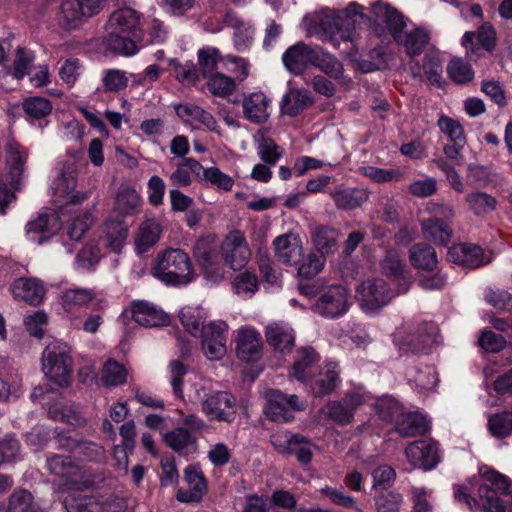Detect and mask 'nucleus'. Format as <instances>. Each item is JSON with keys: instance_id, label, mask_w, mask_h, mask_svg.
Segmentation results:
<instances>
[{"instance_id": "1", "label": "nucleus", "mask_w": 512, "mask_h": 512, "mask_svg": "<svg viewBox=\"0 0 512 512\" xmlns=\"http://www.w3.org/2000/svg\"><path fill=\"white\" fill-rule=\"evenodd\" d=\"M371 12L375 17L374 32L379 38L386 39L390 36L404 47L411 58L423 52L430 40L428 30L418 27L406 32L407 19L395 8L381 1L372 5Z\"/></svg>"}, {"instance_id": "2", "label": "nucleus", "mask_w": 512, "mask_h": 512, "mask_svg": "<svg viewBox=\"0 0 512 512\" xmlns=\"http://www.w3.org/2000/svg\"><path fill=\"white\" fill-rule=\"evenodd\" d=\"M94 220L92 209L80 211L79 206H76L75 211L66 212L64 216L59 214V210L43 212L27 223L26 235L29 241L42 244L66 223L67 235L71 240L78 241L88 231Z\"/></svg>"}, {"instance_id": "3", "label": "nucleus", "mask_w": 512, "mask_h": 512, "mask_svg": "<svg viewBox=\"0 0 512 512\" xmlns=\"http://www.w3.org/2000/svg\"><path fill=\"white\" fill-rule=\"evenodd\" d=\"M368 19L363 13V7L352 2L347 8L341 10L325 8L314 15L304 17V23L310 34H322L324 37L348 40L351 31L357 24Z\"/></svg>"}, {"instance_id": "4", "label": "nucleus", "mask_w": 512, "mask_h": 512, "mask_svg": "<svg viewBox=\"0 0 512 512\" xmlns=\"http://www.w3.org/2000/svg\"><path fill=\"white\" fill-rule=\"evenodd\" d=\"M139 25L140 15L135 9L122 7L115 10L106 23L107 46L119 54L134 55L138 51Z\"/></svg>"}, {"instance_id": "5", "label": "nucleus", "mask_w": 512, "mask_h": 512, "mask_svg": "<svg viewBox=\"0 0 512 512\" xmlns=\"http://www.w3.org/2000/svg\"><path fill=\"white\" fill-rule=\"evenodd\" d=\"M151 275L169 286H185L197 277L189 255L175 248H168L156 255L151 265Z\"/></svg>"}, {"instance_id": "6", "label": "nucleus", "mask_w": 512, "mask_h": 512, "mask_svg": "<svg viewBox=\"0 0 512 512\" xmlns=\"http://www.w3.org/2000/svg\"><path fill=\"white\" fill-rule=\"evenodd\" d=\"M393 342L402 354L428 352L439 343V329L432 321H407L396 328Z\"/></svg>"}, {"instance_id": "7", "label": "nucleus", "mask_w": 512, "mask_h": 512, "mask_svg": "<svg viewBox=\"0 0 512 512\" xmlns=\"http://www.w3.org/2000/svg\"><path fill=\"white\" fill-rule=\"evenodd\" d=\"M188 397L202 403V410L210 420L232 422L236 416L235 398L225 391H212L209 380L196 381L190 387Z\"/></svg>"}, {"instance_id": "8", "label": "nucleus", "mask_w": 512, "mask_h": 512, "mask_svg": "<svg viewBox=\"0 0 512 512\" xmlns=\"http://www.w3.org/2000/svg\"><path fill=\"white\" fill-rule=\"evenodd\" d=\"M480 475L484 482L478 488V496L485 512H512V505L499 496L512 494V481L487 466L480 468Z\"/></svg>"}, {"instance_id": "9", "label": "nucleus", "mask_w": 512, "mask_h": 512, "mask_svg": "<svg viewBox=\"0 0 512 512\" xmlns=\"http://www.w3.org/2000/svg\"><path fill=\"white\" fill-rule=\"evenodd\" d=\"M376 412L384 420L396 418V431L402 437H414L429 429V421L419 412H401L399 403L390 398L377 399L373 404Z\"/></svg>"}, {"instance_id": "10", "label": "nucleus", "mask_w": 512, "mask_h": 512, "mask_svg": "<svg viewBox=\"0 0 512 512\" xmlns=\"http://www.w3.org/2000/svg\"><path fill=\"white\" fill-rule=\"evenodd\" d=\"M42 371L54 384L68 387L73 373L69 345L59 340L49 343L42 355Z\"/></svg>"}, {"instance_id": "11", "label": "nucleus", "mask_w": 512, "mask_h": 512, "mask_svg": "<svg viewBox=\"0 0 512 512\" xmlns=\"http://www.w3.org/2000/svg\"><path fill=\"white\" fill-rule=\"evenodd\" d=\"M76 184L77 172L74 164L63 165L52 180L53 202L61 216H64L66 212L75 211L76 206L88 199L87 193L75 192Z\"/></svg>"}, {"instance_id": "12", "label": "nucleus", "mask_w": 512, "mask_h": 512, "mask_svg": "<svg viewBox=\"0 0 512 512\" xmlns=\"http://www.w3.org/2000/svg\"><path fill=\"white\" fill-rule=\"evenodd\" d=\"M193 256L208 281L217 283L224 279L226 266L215 235L199 238L194 245Z\"/></svg>"}, {"instance_id": "13", "label": "nucleus", "mask_w": 512, "mask_h": 512, "mask_svg": "<svg viewBox=\"0 0 512 512\" xmlns=\"http://www.w3.org/2000/svg\"><path fill=\"white\" fill-rule=\"evenodd\" d=\"M394 294L382 278L362 281L356 288V300L362 312L378 314L392 300Z\"/></svg>"}, {"instance_id": "14", "label": "nucleus", "mask_w": 512, "mask_h": 512, "mask_svg": "<svg viewBox=\"0 0 512 512\" xmlns=\"http://www.w3.org/2000/svg\"><path fill=\"white\" fill-rule=\"evenodd\" d=\"M351 304L350 291L343 285L332 284L323 288L313 309L322 317L336 318L346 314Z\"/></svg>"}, {"instance_id": "15", "label": "nucleus", "mask_w": 512, "mask_h": 512, "mask_svg": "<svg viewBox=\"0 0 512 512\" xmlns=\"http://www.w3.org/2000/svg\"><path fill=\"white\" fill-rule=\"evenodd\" d=\"M404 452L411 469L430 471L441 461L439 444L432 439L413 441Z\"/></svg>"}, {"instance_id": "16", "label": "nucleus", "mask_w": 512, "mask_h": 512, "mask_svg": "<svg viewBox=\"0 0 512 512\" xmlns=\"http://www.w3.org/2000/svg\"><path fill=\"white\" fill-rule=\"evenodd\" d=\"M228 325L222 320H213L206 323L205 329L198 337L201 338L203 354L209 360H220L227 352L226 333Z\"/></svg>"}, {"instance_id": "17", "label": "nucleus", "mask_w": 512, "mask_h": 512, "mask_svg": "<svg viewBox=\"0 0 512 512\" xmlns=\"http://www.w3.org/2000/svg\"><path fill=\"white\" fill-rule=\"evenodd\" d=\"M305 408L304 402L296 395L287 396L279 390L267 393L265 414L275 422H287L294 418V412Z\"/></svg>"}, {"instance_id": "18", "label": "nucleus", "mask_w": 512, "mask_h": 512, "mask_svg": "<svg viewBox=\"0 0 512 512\" xmlns=\"http://www.w3.org/2000/svg\"><path fill=\"white\" fill-rule=\"evenodd\" d=\"M28 157L27 150L17 142H8L6 145V172L2 174L0 182L4 187L20 189L24 181V165Z\"/></svg>"}, {"instance_id": "19", "label": "nucleus", "mask_w": 512, "mask_h": 512, "mask_svg": "<svg viewBox=\"0 0 512 512\" xmlns=\"http://www.w3.org/2000/svg\"><path fill=\"white\" fill-rule=\"evenodd\" d=\"M224 264L237 270L244 267L251 258V250L244 234L231 231L220 244Z\"/></svg>"}, {"instance_id": "20", "label": "nucleus", "mask_w": 512, "mask_h": 512, "mask_svg": "<svg viewBox=\"0 0 512 512\" xmlns=\"http://www.w3.org/2000/svg\"><path fill=\"white\" fill-rule=\"evenodd\" d=\"M371 400V395L364 388H358L345 394L342 400L327 405L329 417L340 425L349 424L353 420L355 410Z\"/></svg>"}, {"instance_id": "21", "label": "nucleus", "mask_w": 512, "mask_h": 512, "mask_svg": "<svg viewBox=\"0 0 512 512\" xmlns=\"http://www.w3.org/2000/svg\"><path fill=\"white\" fill-rule=\"evenodd\" d=\"M274 253L277 260L285 265L299 263L303 256V244L300 236L286 233L273 240Z\"/></svg>"}, {"instance_id": "22", "label": "nucleus", "mask_w": 512, "mask_h": 512, "mask_svg": "<svg viewBox=\"0 0 512 512\" xmlns=\"http://www.w3.org/2000/svg\"><path fill=\"white\" fill-rule=\"evenodd\" d=\"M236 353L239 359L249 362L261 355L262 340L260 334L252 327L243 326L236 330Z\"/></svg>"}, {"instance_id": "23", "label": "nucleus", "mask_w": 512, "mask_h": 512, "mask_svg": "<svg viewBox=\"0 0 512 512\" xmlns=\"http://www.w3.org/2000/svg\"><path fill=\"white\" fill-rule=\"evenodd\" d=\"M244 117L254 124H262L270 117L271 100L261 91L245 94L242 98Z\"/></svg>"}, {"instance_id": "24", "label": "nucleus", "mask_w": 512, "mask_h": 512, "mask_svg": "<svg viewBox=\"0 0 512 512\" xmlns=\"http://www.w3.org/2000/svg\"><path fill=\"white\" fill-rule=\"evenodd\" d=\"M316 57V48L303 42L289 47L282 55L285 68L296 75L301 74L309 65H313Z\"/></svg>"}, {"instance_id": "25", "label": "nucleus", "mask_w": 512, "mask_h": 512, "mask_svg": "<svg viewBox=\"0 0 512 512\" xmlns=\"http://www.w3.org/2000/svg\"><path fill=\"white\" fill-rule=\"evenodd\" d=\"M11 292L15 299L37 306L44 300L46 288L37 278L21 277L12 283Z\"/></svg>"}, {"instance_id": "26", "label": "nucleus", "mask_w": 512, "mask_h": 512, "mask_svg": "<svg viewBox=\"0 0 512 512\" xmlns=\"http://www.w3.org/2000/svg\"><path fill=\"white\" fill-rule=\"evenodd\" d=\"M447 259L454 264H459L467 268H477L489 260L484 257L481 247L473 244H457L449 248Z\"/></svg>"}, {"instance_id": "27", "label": "nucleus", "mask_w": 512, "mask_h": 512, "mask_svg": "<svg viewBox=\"0 0 512 512\" xmlns=\"http://www.w3.org/2000/svg\"><path fill=\"white\" fill-rule=\"evenodd\" d=\"M383 272L399 282V293H405L410 286V272L397 250L391 249L386 252L381 261Z\"/></svg>"}, {"instance_id": "28", "label": "nucleus", "mask_w": 512, "mask_h": 512, "mask_svg": "<svg viewBox=\"0 0 512 512\" xmlns=\"http://www.w3.org/2000/svg\"><path fill=\"white\" fill-rule=\"evenodd\" d=\"M132 317L139 325L144 327H159L169 324V316L156 305L137 301L132 305Z\"/></svg>"}, {"instance_id": "29", "label": "nucleus", "mask_w": 512, "mask_h": 512, "mask_svg": "<svg viewBox=\"0 0 512 512\" xmlns=\"http://www.w3.org/2000/svg\"><path fill=\"white\" fill-rule=\"evenodd\" d=\"M177 115L185 122L190 123L195 128L204 127L205 129L217 132L218 124L214 116L195 104L186 103L176 107Z\"/></svg>"}, {"instance_id": "30", "label": "nucleus", "mask_w": 512, "mask_h": 512, "mask_svg": "<svg viewBox=\"0 0 512 512\" xmlns=\"http://www.w3.org/2000/svg\"><path fill=\"white\" fill-rule=\"evenodd\" d=\"M208 311L201 305H186L178 312V318L191 336L198 337L205 329V322L208 318Z\"/></svg>"}, {"instance_id": "31", "label": "nucleus", "mask_w": 512, "mask_h": 512, "mask_svg": "<svg viewBox=\"0 0 512 512\" xmlns=\"http://www.w3.org/2000/svg\"><path fill=\"white\" fill-rule=\"evenodd\" d=\"M185 480L189 489L179 490L176 494L177 500L184 503L199 502L207 490L202 473L195 466H188L185 469Z\"/></svg>"}, {"instance_id": "32", "label": "nucleus", "mask_w": 512, "mask_h": 512, "mask_svg": "<svg viewBox=\"0 0 512 512\" xmlns=\"http://www.w3.org/2000/svg\"><path fill=\"white\" fill-rule=\"evenodd\" d=\"M128 237V227L123 221L107 219L101 226L100 238L115 253L124 247Z\"/></svg>"}, {"instance_id": "33", "label": "nucleus", "mask_w": 512, "mask_h": 512, "mask_svg": "<svg viewBox=\"0 0 512 512\" xmlns=\"http://www.w3.org/2000/svg\"><path fill=\"white\" fill-rule=\"evenodd\" d=\"M268 344L280 353L291 351L295 342L293 329L283 322H274L266 327Z\"/></svg>"}, {"instance_id": "34", "label": "nucleus", "mask_w": 512, "mask_h": 512, "mask_svg": "<svg viewBox=\"0 0 512 512\" xmlns=\"http://www.w3.org/2000/svg\"><path fill=\"white\" fill-rule=\"evenodd\" d=\"M477 37L479 44L487 51H492L496 45V31L491 23H483L477 32L467 31L464 33L461 43L466 49L467 55L474 54L478 48L475 46L473 39Z\"/></svg>"}, {"instance_id": "35", "label": "nucleus", "mask_w": 512, "mask_h": 512, "mask_svg": "<svg viewBox=\"0 0 512 512\" xmlns=\"http://www.w3.org/2000/svg\"><path fill=\"white\" fill-rule=\"evenodd\" d=\"M224 21L228 27L234 30L233 41L236 50L240 52L248 50L254 38V28L252 25L234 13H227Z\"/></svg>"}, {"instance_id": "36", "label": "nucleus", "mask_w": 512, "mask_h": 512, "mask_svg": "<svg viewBox=\"0 0 512 512\" xmlns=\"http://www.w3.org/2000/svg\"><path fill=\"white\" fill-rule=\"evenodd\" d=\"M162 227L154 218L145 219L139 226L134 244L138 253H145L160 239Z\"/></svg>"}, {"instance_id": "37", "label": "nucleus", "mask_w": 512, "mask_h": 512, "mask_svg": "<svg viewBox=\"0 0 512 512\" xmlns=\"http://www.w3.org/2000/svg\"><path fill=\"white\" fill-rule=\"evenodd\" d=\"M163 440L169 448L182 455H188L197 449L196 438L182 427L163 433Z\"/></svg>"}, {"instance_id": "38", "label": "nucleus", "mask_w": 512, "mask_h": 512, "mask_svg": "<svg viewBox=\"0 0 512 512\" xmlns=\"http://www.w3.org/2000/svg\"><path fill=\"white\" fill-rule=\"evenodd\" d=\"M310 104L312 98L307 90L293 88L284 95L280 108L283 114L295 117Z\"/></svg>"}, {"instance_id": "39", "label": "nucleus", "mask_w": 512, "mask_h": 512, "mask_svg": "<svg viewBox=\"0 0 512 512\" xmlns=\"http://www.w3.org/2000/svg\"><path fill=\"white\" fill-rule=\"evenodd\" d=\"M141 204V197L135 189L122 187L116 194L114 211L121 216L135 215L140 211Z\"/></svg>"}, {"instance_id": "40", "label": "nucleus", "mask_w": 512, "mask_h": 512, "mask_svg": "<svg viewBox=\"0 0 512 512\" xmlns=\"http://www.w3.org/2000/svg\"><path fill=\"white\" fill-rule=\"evenodd\" d=\"M318 358V354L311 347L298 350L292 366V376L299 381H306L311 376L313 365Z\"/></svg>"}, {"instance_id": "41", "label": "nucleus", "mask_w": 512, "mask_h": 512, "mask_svg": "<svg viewBox=\"0 0 512 512\" xmlns=\"http://www.w3.org/2000/svg\"><path fill=\"white\" fill-rule=\"evenodd\" d=\"M168 66L172 76L185 86L195 85L202 77L197 66L192 61L180 63L177 59L171 58L168 61Z\"/></svg>"}, {"instance_id": "42", "label": "nucleus", "mask_w": 512, "mask_h": 512, "mask_svg": "<svg viewBox=\"0 0 512 512\" xmlns=\"http://www.w3.org/2000/svg\"><path fill=\"white\" fill-rule=\"evenodd\" d=\"M95 298L96 292L92 289H67L61 295V305L65 312L72 313L76 309L86 306Z\"/></svg>"}, {"instance_id": "43", "label": "nucleus", "mask_w": 512, "mask_h": 512, "mask_svg": "<svg viewBox=\"0 0 512 512\" xmlns=\"http://www.w3.org/2000/svg\"><path fill=\"white\" fill-rule=\"evenodd\" d=\"M311 237L313 245L320 254L325 256L336 251L339 237L337 230L326 226H315Z\"/></svg>"}, {"instance_id": "44", "label": "nucleus", "mask_w": 512, "mask_h": 512, "mask_svg": "<svg viewBox=\"0 0 512 512\" xmlns=\"http://www.w3.org/2000/svg\"><path fill=\"white\" fill-rule=\"evenodd\" d=\"M335 205L339 209L353 210L368 200L369 194L364 189H344L331 193Z\"/></svg>"}, {"instance_id": "45", "label": "nucleus", "mask_w": 512, "mask_h": 512, "mask_svg": "<svg viewBox=\"0 0 512 512\" xmlns=\"http://www.w3.org/2000/svg\"><path fill=\"white\" fill-rule=\"evenodd\" d=\"M59 443L89 461H100L105 456L103 447L93 442H77L71 438H60Z\"/></svg>"}, {"instance_id": "46", "label": "nucleus", "mask_w": 512, "mask_h": 512, "mask_svg": "<svg viewBox=\"0 0 512 512\" xmlns=\"http://www.w3.org/2000/svg\"><path fill=\"white\" fill-rule=\"evenodd\" d=\"M63 505L67 512H108L112 504L100 503L95 497L69 496Z\"/></svg>"}, {"instance_id": "47", "label": "nucleus", "mask_w": 512, "mask_h": 512, "mask_svg": "<svg viewBox=\"0 0 512 512\" xmlns=\"http://www.w3.org/2000/svg\"><path fill=\"white\" fill-rule=\"evenodd\" d=\"M208 91L216 97L228 98L237 90V82L234 77L221 72H215L209 75L207 80Z\"/></svg>"}, {"instance_id": "48", "label": "nucleus", "mask_w": 512, "mask_h": 512, "mask_svg": "<svg viewBox=\"0 0 512 512\" xmlns=\"http://www.w3.org/2000/svg\"><path fill=\"white\" fill-rule=\"evenodd\" d=\"M223 60H225V57L216 47L204 46L197 51V68L203 78L215 73L219 63Z\"/></svg>"}, {"instance_id": "49", "label": "nucleus", "mask_w": 512, "mask_h": 512, "mask_svg": "<svg viewBox=\"0 0 512 512\" xmlns=\"http://www.w3.org/2000/svg\"><path fill=\"white\" fill-rule=\"evenodd\" d=\"M411 264L422 270H433L438 263L435 250L426 244H416L409 250Z\"/></svg>"}, {"instance_id": "50", "label": "nucleus", "mask_w": 512, "mask_h": 512, "mask_svg": "<svg viewBox=\"0 0 512 512\" xmlns=\"http://www.w3.org/2000/svg\"><path fill=\"white\" fill-rule=\"evenodd\" d=\"M85 18L82 9L77 5V0H63L58 16L59 24L67 29L74 30L80 27Z\"/></svg>"}, {"instance_id": "51", "label": "nucleus", "mask_w": 512, "mask_h": 512, "mask_svg": "<svg viewBox=\"0 0 512 512\" xmlns=\"http://www.w3.org/2000/svg\"><path fill=\"white\" fill-rule=\"evenodd\" d=\"M422 230L426 238L441 245L447 244L450 241L452 234L448 223L436 218L423 220Z\"/></svg>"}, {"instance_id": "52", "label": "nucleus", "mask_w": 512, "mask_h": 512, "mask_svg": "<svg viewBox=\"0 0 512 512\" xmlns=\"http://www.w3.org/2000/svg\"><path fill=\"white\" fill-rule=\"evenodd\" d=\"M465 201L469 207V210L476 216H483L492 211L497 207V200L492 195L485 192H472L469 193Z\"/></svg>"}, {"instance_id": "53", "label": "nucleus", "mask_w": 512, "mask_h": 512, "mask_svg": "<svg viewBox=\"0 0 512 512\" xmlns=\"http://www.w3.org/2000/svg\"><path fill=\"white\" fill-rule=\"evenodd\" d=\"M128 376L127 369L117 361L109 359L102 368L101 380L106 387L123 385Z\"/></svg>"}, {"instance_id": "54", "label": "nucleus", "mask_w": 512, "mask_h": 512, "mask_svg": "<svg viewBox=\"0 0 512 512\" xmlns=\"http://www.w3.org/2000/svg\"><path fill=\"white\" fill-rule=\"evenodd\" d=\"M313 66L318 67L331 78L342 79L343 77L342 63L336 57L324 52L320 48H316Z\"/></svg>"}, {"instance_id": "55", "label": "nucleus", "mask_w": 512, "mask_h": 512, "mask_svg": "<svg viewBox=\"0 0 512 512\" xmlns=\"http://www.w3.org/2000/svg\"><path fill=\"white\" fill-rule=\"evenodd\" d=\"M338 381V365L335 362H329L326 365L325 372L320 374L314 382L312 390L314 394L321 396L334 390Z\"/></svg>"}, {"instance_id": "56", "label": "nucleus", "mask_w": 512, "mask_h": 512, "mask_svg": "<svg viewBox=\"0 0 512 512\" xmlns=\"http://www.w3.org/2000/svg\"><path fill=\"white\" fill-rule=\"evenodd\" d=\"M259 282L256 274L246 270L236 275L233 280L234 292L242 298H251L258 290Z\"/></svg>"}, {"instance_id": "57", "label": "nucleus", "mask_w": 512, "mask_h": 512, "mask_svg": "<svg viewBox=\"0 0 512 512\" xmlns=\"http://www.w3.org/2000/svg\"><path fill=\"white\" fill-rule=\"evenodd\" d=\"M47 467L52 474L66 478H72L80 472V467L77 464L69 457L62 455L48 457Z\"/></svg>"}, {"instance_id": "58", "label": "nucleus", "mask_w": 512, "mask_h": 512, "mask_svg": "<svg viewBox=\"0 0 512 512\" xmlns=\"http://www.w3.org/2000/svg\"><path fill=\"white\" fill-rule=\"evenodd\" d=\"M82 73V64L77 58H67L59 63L58 75L62 82L72 88Z\"/></svg>"}, {"instance_id": "59", "label": "nucleus", "mask_w": 512, "mask_h": 512, "mask_svg": "<svg viewBox=\"0 0 512 512\" xmlns=\"http://www.w3.org/2000/svg\"><path fill=\"white\" fill-rule=\"evenodd\" d=\"M23 110L31 119H41L52 111L51 102L44 97H30L23 101Z\"/></svg>"}, {"instance_id": "60", "label": "nucleus", "mask_w": 512, "mask_h": 512, "mask_svg": "<svg viewBox=\"0 0 512 512\" xmlns=\"http://www.w3.org/2000/svg\"><path fill=\"white\" fill-rule=\"evenodd\" d=\"M447 73L449 77L457 84H465L474 78V71L470 64L461 58H453L448 66Z\"/></svg>"}, {"instance_id": "61", "label": "nucleus", "mask_w": 512, "mask_h": 512, "mask_svg": "<svg viewBox=\"0 0 512 512\" xmlns=\"http://www.w3.org/2000/svg\"><path fill=\"white\" fill-rule=\"evenodd\" d=\"M415 387L419 393L432 391L438 384V375L433 366L417 369L414 376Z\"/></svg>"}, {"instance_id": "62", "label": "nucleus", "mask_w": 512, "mask_h": 512, "mask_svg": "<svg viewBox=\"0 0 512 512\" xmlns=\"http://www.w3.org/2000/svg\"><path fill=\"white\" fill-rule=\"evenodd\" d=\"M128 84V77L125 71L119 69H108L102 75V88L106 92H118Z\"/></svg>"}, {"instance_id": "63", "label": "nucleus", "mask_w": 512, "mask_h": 512, "mask_svg": "<svg viewBox=\"0 0 512 512\" xmlns=\"http://www.w3.org/2000/svg\"><path fill=\"white\" fill-rule=\"evenodd\" d=\"M489 430L493 436L504 438L512 432V413L504 412L489 417Z\"/></svg>"}, {"instance_id": "64", "label": "nucleus", "mask_w": 512, "mask_h": 512, "mask_svg": "<svg viewBox=\"0 0 512 512\" xmlns=\"http://www.w3.org/2000/svg\"><path fill=\"white\" fill-rule=\"evenodd\" d=\"M403 496L395 491L382 493L374 498V505L377 512H398L403 504Z\"/></svg>"}]
</instances>
